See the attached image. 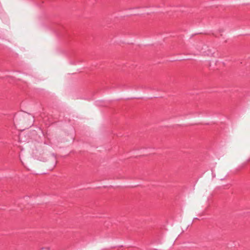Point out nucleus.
<instances>
[{"label": "nucleus", "mask_w": 250, "mask_h": 250, "mask_svg": "<svg viewBox=\"0 0 250 250\" xmlns=\"http://www.w3.org/2000/svg\"><path fill=\"white\" fill-rule=\"evenodd\" d=\"M39 250H50L49 247H42Z\"/></svg>", "instance_id": "nucleus-1"}, {"label": "nucleus", "mask_w": 250, "mask_h": 250, "mask_svg": "<svg viewBox=\"0 0 250 250\" xmlns=\"http://www.w3.org/2000/svg\"><path fill=\"white\" fill-rule=\"evenodd\" d=\"M32 125V123H31V124L30 125V126H31Z\"/></svg>", "instance_id": "nucleus-4"}, {"label": "nucleus", "mask_w": 250, "mask_h": 250, "mask_svg": "<svg viewBox=\"0 0 250 250\" xmlns=\"http://www.w3.org/2000/svg\"><path fill=\"white\" fill-rule=\"evenodd\" d=\"M32 125V123H31V124L30 125V126H31Z\"/></svg>", "instance_id": "nucleus-3"}, {"label": "nucleus", "mask_w": 250, "mask_h": 250, "mask_svg": "<svg viewBox=\"0 0 250 250\" xmlns=\"http://www.w3.org/2000/svg\"><path fill=\"white\" fill-rule=\"evenodd\" d=\"M32 125V123H31V124L30 125V126H31Z\"/></svg>", "instance_id": "nucleus-2"}]
</instances>
